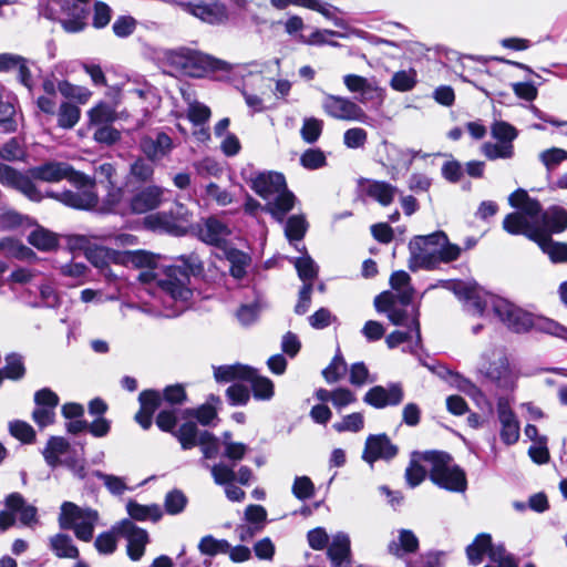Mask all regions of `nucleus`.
<instances>
[{
    "mask_svg": "<svg viewBox=\"0 0 567 567\" xmlns=\"http://www.w3.org/2000/svg\"><path fill=\"white\" fill-rule=\"evenodd\" d=\"M216 554H228L229 558L234 563H243L250 558V549L246 546L238 545L231 547L230 544L226 540H216L215 539V555Z\"/></svg>",
    "mask_w": 567,
    "mask_h": 567,
    "instance_id": "52",
    "label": "nucleus"
},
{
    "mask_svg": "<svg viewBox=\"0 0 567 567\" xmlns=\"http://www.w3.org/2000/svg\"><path fill=\"white\" fill-rule=\"evenodd\" d=\"M247 452V446L244 443L227 441L219 442L217 444V437H215V454H219L234 463L244 458Z\"/></svg>",
    "mask_w": 567,
    "mask_h": 567,
    "instance_id": "45",
    "label": "nucleus"
},
{
    "mask_svg": "<svg viewBox=\"0 0 567 567\" xmlns=\"http://www.w3.org/2000/svg\"><path fill=\"white\" fill-rule=\"evenodd\" d=\"M451 289L458 299L466 302L473 313L482 315L491 307L499 320L514 332H526L534 324V317L530 313L504 298L485 293L474 284L455 281L451 284Z\"/></svg>",
    "mask_w": 567,
    "mask_h": 567,
    "instance_id": "3",
    "label": "nucleus"
},
{
    "mask_svg": "<svg viewBox=\"0 0 567 567\" xmlns=\"http://www.w3.org/2000/svg\"><path fill=\"white\" fill-rule=\"evenodd\" d=\"M6 378L20 380L25 374L23 358L20 354L11 353L6 357V365L2 370Z\"/></svg>",
    "mask_w": 567,
    "mask_h": 567,
    "instance_id": "64",
    "label": "nucleus"
},
{
    "mask_svg": "<svg viewBox=\"0 0 567 567\" xmlns=\"http://www.w3.org/2000/svg\"><path fill=\"white\" fill-rule=\"evenodd\" d=\"M50 546L58 557L76 558L79 556L78 548L72 544L71 537L65 534L51 537Z\"/></svg>",
    "mask_w": 567,
    "mask_h": 567,
    "instance_id": "46",
    "label": "nucleus"
},
{
    "mask_svg": "<svg viewBox=\"0 0 567 567\" xmlns=\"http://www.w3.org/2000/svg\"><path fill=\"white\" fill-rule=\"evenodd\" d=\"M421 457L429 464L430 478L437 486L451 492L466 489L464 471L453 463L450 454L440 451L424 452Z\"/></svg>",
    "mask_w": 567,
    "mask_h": 567,
    "instance_id": "7",
    "label": "nucleus"
},
{
    "mask_svg": "<svg viewBox=\"0 0 567 567\" xmlns=\"http://www.w3.org/2000/svg\"><path fill=\"white\" fill-rule=\"evenodd\" d=\"M422 454L423 453H413L410 464L405 470L406 483L412 488L420 485L429 472V470L420 464L421 461L424 462V460L421 457Z\"/></svg>",
    "mask_w": 567,
    "mask_h": 567,
    "instance_id": "48",
    "label": "nucleus"
},
{
    "mask_svg": "<svg viewBox=\"0 0 567 567\" xmlns=\"http://www.w3.org/2000/svg\"><path fill=\"white\" fill-rule=\"evenodd\" d=\"M90 0H41L39 13L49 20L59 21L63 30L76 33L86 27Z\"/></svg>",
    "mask_w": 567,
    "mask_h": 567,
    "instance_id": "6",
    "label": "nucleus"
},
{
    "mask_svg": "<svg viewBox=\"0 0 567 567\" xmlns=\"http://www.w3.org/2000/svg\"><path fill=\"white\" fill-rule=\"evenodd\" d=\"M399 302L392 292H382L374 299L375 309L379 312H386L393 324L410 328L414 332L419 344L421 342L419 311L413 309L410 313L408 309L398 307Z\"/></svg>",
    "mask_w": 567,
    "mask_h": 567,
    "instance_id": "13",
    "label": "nucleus"
},
{
    "mask_svg": "<svg viewBox=\"0 0 567 567\" xmlns=\"http://www.w3.org/2000/svg\"><path fill=\"white\" fill-rule=\"evenodd\" d=\"M99 520V513L91 508H82L72 502H64L61 505L59 523L61 528L73 529L75 536L84 542L93 537L95 525Z\"/></svg>",
    "mask_w": 567,
    "mask_h": 567,
    "instance_id": "10",
    "label": "nucleus"
},
{
    "mask_svg": "<svg viewBox=\"0 0 567 567\" xmlns=\"http://www.w3.org/2000/svg\"><path fill=\"white\" fill-rule=\"evenodd\" d=\"M58 269L63 277L73 280L71 286L83 285L86 281L89 269L86 265L82 262L62 264L58 267Z\"/></svg>",
    "mask_w": 567,
    "mask_h": 567,
    "instance_id": "56",
    "label": "nucleus"
},
{
    "mask_svg": "<svg viewBox=\"0 0 567 567\" xmlns=\"http://www.w3.org/2000/svg\"><path fill=\"white\" fill-rule=\"evenodd\" d=\"M250 187L259 195L266 205L264 210L276 220L282 223L286 215L293 208L296 197L287 188L285 176L277 172L258 173L250 179Z\"/></svg>",
    "mask_w": 567,
    "mask_h": 567,
    "instance_id": "4",
    "label": "nucleus"
},
{
    "mask_svg": "<svg viewBox=\"0 0 567 567\" xmlns=\"http://www.w3.org/2000/svg\"><path fill=\"white\" fill-rule=\"evenodd\" d=\"M58 90L64 97L75 100L81 104H85L91 96L90 90L83 86L73 85L68 81H60L58 83Z\"/></svg>",
    "mask_w": 567,
    "mask_h": 567,
    "instance_id": "62",
    "label": "nucleus"
},
{
    "mask_svg": "<svg viewBox=\"0 0 567 567\" xmlns=\"http://www.w3.org/2000/svg\"><path fill=\"white\" fill-rule=\"evenodd\" d=\"M236 473L233 466L215 464V483L225 485V494L231 502H241L245 498V492L234 484Z\"/></svg>",
    "mask_w": 567,
    "mask_h": 567,
    "instance_id": "31",
    "label": "nucleus"
},
{
    "mask_svg": "<svg viewBox=\"0 0 567 567\" xmlns=\"http://www.w3.org/2000/svg\"><path fill=\"white\" fill-rule=\"evenodd\" d=\"M75 186V190H64L61 193H53V192H45L43 193L41 189L40 192L43 194L44 197H52L56 200L61 202L62 204L76 208V209H91L95 207L97 204V195L94 192V181L89 177V182L80 185V184H73Z\"/></svg>",
    "mask_w": 567,
    "mask_h": 567,
    "instance_id": "17",
    "label": "nucleus"
},
{
    "mask_svg": "<svg viewBox=\"0 0 567 567\" xmlns=\"http://www.w3.org/2000/svg\"><path fill=\"white\" fill-rule=\"evenodd\" d=\"M118 532L127 539V554L132 560H140L148 543V534L134 525L131 520L124 519L118 525Z\"/></svg>",
    "mask_w": 567,
    "mask_h": 567,
    "instance_id": "23",
    "label": "nucleus"
},
{
    "mask_svg": "<svg viewBox=\"0 0 567 567\" xmlns=\"http://www.w3.org/2000/svg\"><path fill=\"white\" fill-rule=\"evenodd\" d=\"M503 228L511 235H524L535 241L539 238L540 231L536 221H530L522 213H511L503 220Z\"/></svg>",
    "mask_w": 567,
    "mask_h": 567,
    "instance_id": "28",
    "label": "nucleus"
},
{
    "mask_svg": "<svg viewBox=\"0 0 567 567\" xmlns=\"http://www.w3.org/2000/svg\"><path fill=\"white\" fill-rule=\"evenodd\" d=\"M81 116L80 109L69 102H63L58 111V124L64 130H70L76 125Z\"/></svg>",
    "mask_w": 567,
    "mask_h": 567,
    "instance_id": "54",
    "label": "nucleus"
},
{
    "mask_svg": "<svg viewBox=\"0 0 567 567\" xmlns=\"http://www.w3.org/2000/svg\"><path fill=\"white\" fill-rule=\"evenodd\" d=\"M126 509L131 518L135 520L143 522L151 519L153 522H157L162 517V509L156 504L142 505L135 501H128L126 504Z\"/></svg>",
    "mask_w": 567,
    "mask_h": 567,
    "instance_id": "42",
    "label": "nucleus"
},
{
    "mask_svg": "<svg viewBox=\"0 0 567 567\" xmlns=\"http://www.w3.org/2000/svg\"><path fill=\"white\" fill-rule=\"evenodd\" d=\"M6 507L13 514H19V520L25 526L38 522L37 508L25 503L23 496L19 493H11L6 497Z\"/></svg>",
    "mask_w": 567,
    "mask_h": 567,
    "instance_id": "32",
    "label": "nucleus"
},
{
    "mask_svg": "<svg viewBox=\"0 0 567 567\" xmlns=\"http://www.w3.org/2000/svg\"><path fill=\"white\" fill-rule=\"evenodd\" d=\"M485 554L488 555L492 563L496 564V567H517L516 560L505 550L503 545H493L491 535L480 534L474 542L467 546L466 555L470 564L476 566L483 561Z\"/></svg>",
    "mask_w": 567,
    "mask_h": 567,
    "instance_id": "11",
    "label": "nucleus"
},
{
    "mask_svg": "<svg viewBox=\"0 0 567 567\" xmlns=\"http://www.w3.org/2000/svg\"><path fill=\"white\" fill-rule=\"evenodd\" d=\"M477 371L498 388L513 389L515 386L517 377L511 369L508 359L502 352L484 353Z\"/></svg>",
    "mask_w": 567,
    "mask_h": 567,
    "instance_id": "12",
    "label": "nucleus"
},
{
    "mask_svg": "<svg viewBox=\"0 0 567 567\" xmlns=\"http://www.w3.org/2000/svg\"><path fill=\"white\" fill-rule=\"evenodd\" d=\"M16 103L17 99L14 95L0 90V125L6 132H14L17 130Z\"/></svg>",
    "mask_w": 567,
    "mask_h": 567,
    "instance_id": "36",
    "label": "nucleus"
},
{
    "mask_svg": "<svg viewBox=\"0 0 567 567\" xmlns=\"http://www.w3.org/2000/svg\"><path fill=\"white\" fill-rule=\"evenodd\" d=\"M385 152V161L389 166V173L391 177L394 179L395 174L399 171L400 166L405 168V154L404 150L400 148L395 144L384 142L383 144Z\"/></svg>",
    "mask_w": 567,
    "mask_h": 567,
    "instance_id": "50",
    "label": "nucleus"
},
{
    "mask_svg": "<svg viewBox=\"0 0 567 567\" xmlns=\"http://www.w3.org/2000/svg\"><path fill=\"white\" fill-rule=\"evenodd\" d=\"M328 556L332 567H342L350 559V538L346 533H338L332 537L328 547Z\"/></svg>",
    "mask_w": 567,
    "mask_h": 567,
    "instance_id": "34",
    "label": "nucleus"
},
{
    "mask_svg": "<svg viewBox=\"0 0 567 567\" xmlns=\"http://www.w3.org/2000/svg\"><path fill=\"white\" fill-rule=\"evenodd\" d=\"M190 216V213L184 205L176 204L169 213L150 215L146 218V223L153 229L163 230L176 236L184 235L187 230L192 229L200 240L213 245V217H206L203 225L197 224L193 226Z\"/></svg>",
    "mask_w": 567,
    "mask_h": 567,
    "instance_id": "5",
    "label": "nucleus"
},
{
    "mask_svg": "<svg viewBox=\"0 0 567 567\" xmlns=\"http://www.w3.org/2000/svg\"><path fill=\"white\" fill-rule=\"evenodd\" d=\"M296 248L299 251H306L305 246H302V248H299L298 245H296ZM291 261L293 262L298 276L303 281V284H309L315 278H317L318 266L307 252H305L302 257L291 259Z\"/></svg>",
    "mask_w": 567,
    "mask_h": 567,
    "instance_id": "43",
    "label": "nucleus"
},
{
    "mask_svg": "<svg viewBox=\"0 0 567 567\" xmlns=\"http://www.w3.org/2000/svg\"><path fill=\"white\" fill-rule=\"evenodd\" d=\"M165 189L157 185H150L135 192L127 203V212L145 214L156 209L163 203Z\"/></svg>",
    "mask_w": 567,
    "mask_h": 567,
    "instance_id": "21",
    "label": "nucleus"
},
{
    "mask_svg": "<svg viewBox=\"0 0 567 567\" xmlns=\"http://www.w3.org/2000/svg\"><path fill=\"white\" fill-rule=\"evenodd\" d=\"M536 243L553 262H567L566 243L555 241L550 236H546L545 234H540Z\"/></svg>",
    "mask_w": 567,
    "mask_h": 567,
    "instance_id": "40",
    "label": "nucleus"
},
{
    "mask_svg": "<svg viewBox=\"0 0 567 567\" xmlns=\"http://www.w3.org/2000/svg\"><path fill=\"white\" fill-rule=\"evenodd\" d=\"M323 130V121L316 117H307L303 120L300 134L306 143H316Z\"/></svg>",
    "mask_w": 567,
    "mask_h": 567,
    "instance_id": "63",
    "label": "nucleus"
},
{
    "mask_svg": "<svg viewBox=\"0 0 567 567\" xmlns=\"http://www.w3.org/2000/svg\"><path fill=\"white\" fill-rule=\"evenodd\" d=\"M398 452V446L391 442L386 434H371L365 440L362 458L372 467L374 462L379 460L391 461Z\"/></svg>",
    "mask_w": 567,
    "mask_h": 567,
    "instance_id": "20",
    "label": "nucleus"
},
{
    "mask_svg": "<svg viewBox=\"0 0 567 567\" xmlns=\"http://www.w3.org/2000/svg\"><path fill=\"white\" fill-rule=\"evenodd\" d=\"M10 434L24 444H32L35 441V431L27 422L14 420L9 422Z\"/></svg>",
    "mask_w": 567,
    "mask_h": 567,
    "instance_id": "61",
    "label": "nucleus"
},
{
    "mask_svg": "<svg viewBox=\"0 0 567 567\" xmlns=\"http://www.w3.org/2000/svg\"><path fill=\"white\" fill-rule=\"evenodd\" d=\"M360 187L362 192L382 206H389L393 203L398 188L384 181L361 179Z\"/></svg>",
    "mask_w": 567,
    "mask_h": 567,
    "instance_id": "30",
    "label": "nucleus"
},
{
    "mask_svg": "<svg viewBox=\"0 0 567 567\" xmlns=\"http://www.w3.org/2000/svg\"><path fill=\"white\" fill-rule=\"evenodd\" d=\"M410 281L411 277L403 270L394 271L390 278V285L396 291L394 296L403 307L409 306L413 299L414 289Z\"/></svg>",
    "mask_w": 567,
    "mask_h": 567,
    "instance_id": "37",
    "label": "nucleus"
},
{
    "mask_svg": "<svg viewBox=\"0 0 567 567\" xmlns=\"http://www.w3.org/2000/svg\"><path fill=\"white\" fill-rule=\"evenodd\" d=\"M537 228L542 234L550 236L551 234L563 233L567 228V212L563 207L551 206L542 213Z\"/></svg>",
    "mask_w": 567,
    "mask_h": 567,
    "instance_id": "29",
    "label": "nucleus"
},
{
    "mask_svg": "<svg viewBox=\"0 0 567 567\" xmlns=\"http://www.w3.org/2000/svg\"><path fill=\"white\" fill-rule=\"evenodd\" d=\"M92 475L101 480L105 488L113 496H122L126 491L130 489L125 477L106 474L101 471H93Z\"/></svg>",
    "mask_w": 567,
    "mask_h": 567,
    "instance_id": "49",
    "label": "nucleus"
},
{
    "mask_svg": "<svg viewBox=\"0 0 567 567\" xmlns=\"http://www.w3.org/2000/svg\"><path fill=\"white\" fill-rule=\"evenodd\" d=\"M251 384V391L256 400H270L274 396V383L270 379L257 375L252 369L251 378H246Z\"/></svg>",
    "mask_w": 567,
    "mask_h": 567,
    "instance_id": "47",
    "label": "nucleus"
},
{
    "mask_svg": "<svg viewBox=\"0 0 567 567\" xmlns=\"http://www.w3.org/2000/svg\"><path fill=\"white\" fill-rule=\"evenodd\" d=\"M482 153L491 161L498 158H512L514 155V146L512 143H484Z\"/></svg>",
    "mask_w": 567,
    "mask_h": 567,
    "instance_id": "59",
    "label": "nucleus"
},
{
    "mask_svg": "<svg viewBox=\"0 0 567 567\" xmlns=\"http://www.w3.org/2000/svg\"><path fill=\"white\" fill-rule=\"evenodd\" d=\"M321 107L328 116L338 121L363 122L367 117L359 104L340 95L323 93Z\"/></svg>",
    "mask_w": 567,
    "mask_h": 567,
    "instance_id": "16",
    "label": "nucleus"
},
{
    "mask_svg": "<svg viewBox=\"0 0 567 567\" xmlns=\"http://www.w3.org/2000/svg\"><path fill=\"white\" fill-rule=\"evenodd\" d=\"M416 71L414 69L395 72L390 81V86L398 92H409L416 85Z\"/></svg>",
    "mask_w": 567,
    "mask_h": 567,
    "instance_id": "51",
    "label": "nucleus"
},
{
    "mask_svg": "<svg viewBox=\"0 0 567 567\" xmlns=\"http://www.w3.org/2000/svg\"><path fill=\"white\" fill-rule=\"evenodd\" d=\"M138 148L143 156L157 164L169 156L174 148V142L166 133L155 132L142 136L138 142Z\"/></svg>",
    "mask_w": 567,
    "mask_h": 567,
    "instance_id": "19",
    "label": "nucleus"
},
{
    "mask_svg": "<svg viewBox=\"0 0 567 567\" xmlns=\"http://www.w3.org/2000/svg\"><path fill=\"white\" fill-rule=\"evenodd\" d=\"M179 6L202 21L212 22L213 20V7L207 0H192L188 2H181Z\"/></svg>",
    "mask_w": 567,
    "mask_h": 567,
    "instance_id": "58",
    "label": "nucleus"
},
{
    "mask_svg": "<svg viewBox=\"0 0 567 567\" xmlns=\"http://www.w3.org/2000/svg\"><path fill=\"white\" fill-rule=\"evenodd\" d=\"M155 164L145 156H137L130 165V176L141 183L151 182L154 176Z\"/></svg>",
    "mask_w": 567,
    "mask_h": 567,
    "instance_id": "44",
    "label": "nucleus"
},
{
    "mask_svg": "<svg viewBox=\"0 0 567 567\" xmlns=\"http://www.w3.org/2000/svg\"><path fill=\"white\" fill-rule=\"evenodd\" d=\"M23 174L25 175V173ZM27 176L33 184V179L48 183H56L62 179H68L71 184L80 185L89 182V176L73 171L69 164L61 162H49L43 165L32 167L28 171Z\"/></svg>",
    "mask_w": 567,
    "mask_h": 567,
    "instance_id": "15",
    "label": "nucleus"
},
{
    "mask_svg": "<svg viewBox=\"0 0 567 567\" xmlns=\"http://www.w3.org/2000/svg\"><path fill=\"white\" fill-rule=\"evenodd\" d=\"M69 442L61 436H52L49 439L42 455L50 467H56L62 464L61 456L68 452Z\"/></svg>",
    "mask_w": 567,
    "mask_h": 567,
    "instance_id": "38",
    "label": "nucleus"
},
{
    "mask_svg": "<svg viewBox=\"0 0 567 567\" xmlns=\"http://www.w3.org/2000/svg\"><path fill=\"white\" fill-rule=\"evenodd\" d=\"M343 84L349 92L360 93V103H367L373 99L381 97L382 95V89L375 81L369 80L358 74L344 75Z\"/></svg>",
    "mask_w": 567,
    "mask_h": 567,
    "instance_id": "26",
    "label": "nucleus"
},
{
    "mask_svg": "<svg viewBox=\"0 0 567 567\" xmlns=\"http://www.w3.org/2000/svg\"><path fill=\"white\" fill-rule=\"evenodd\" d=\"M403 399L404 392L399 383H391L386 388L375 385L363 396V401L375 409L399 405Z\"/></svg>",
    "mask_w": 567,
    "mask_h": 567,
    "instance_id": "22",
    "label": "nucleus"
},
{
    "mask_svg": "<svg viewBox=\"0 0 567 567\" xmlns=\"http://www.w3.org/2000/svg\"><path fill=\"white\" fill-rule=\"evenodd\" d=\"M212 63L210 56L185 48L165 54L167 72L176 76L202 78Z\"/></svg>",
    "mask_w": 567,
    "mask_h": 567,
    "instance_id": "8",
    "label": "nucleus"
},
{
    "mask_svg": "<svg viewBox=\"0 0 567 567\" xmlns=\"http://www.w3.org/2000/svg\"><path fill=\"white\" fill-rule=\"evenodd\" d=\"M178 261L181 265H163L142 270L138 275L140 281L147 286V290L158 296L164 303L188 301L193 295L189 276L197 278L204 271L203 261L197 255L182 256Z\"/></svg>",
    "mask_w": 567,
    "mask_h": 567,
    "instance_id": "1",
    "label": "nucleus"
},
{
    "mask_svg": "<svg viewBox=\"0 0 567 567\" xmlns=\"http://www.w3.org/2000/svg\"><path fill=\"white\" fill-rule=\"evenodd\" d=\"M252 369L240 363L225 364L215 368V380L220 382H230L235 380H245L251 378Z\"/></svg>",
    "mask_w": 567,
    "mask_h": 567,
    "instance_id": "39",
    "label": "nucleus"
},
{
    "mask_svg": "<svg viewBox=\"0 0 567 567\" xmlns=\"http://www.w3.org/2000/svg\"><path fill=\"white\" fill-rule=\"evenodd\" d=\"M497 414L501 423L502 441L507 445L516 443L519 439V422L511 409L507 399H498Z\"/></svg>",
    "mask_w": 567,
    "mask_h": 567,
    "instance_id": "24",
    "label": "nucleus"
},
{
    "mask_svg": "<svg viewBox=\"0 0 567 567\" xmlns=\"http://www.w3.org/2000/svg\"><path fill=\"white\" fill-rule=\"evenodd\" d=\"M442 377L443 378L449 377L450 383L454 388H456L457 390H460L461 392H463L464 394L470 396L475 402V404L477 405L478 409L488 410V411L492 409V404H491L489 400L487 399V396L485 395V393L475 383H473L470 379L461 375L457 372H453L449 369H444V374H442Z\"/></svg>",
    "mask_w": 567,
    "mask_h": 567,
    "instance_id": "25",
    "label": "nucleus"
},
{
    "mask_svg": "<svg viewBox=\"0 0 567 567\" xmlns=\"http://www.w3.org/2000/svg\"><path fill=\"white\" fill-rule=\"evenodd\" d=\"M187 117L194 125L193 136L200 143H206L210 140V130L205 126L209 121L210 109L203 103H189L187 109Z\"/></svg>",
    "mask_w": 567,
    "mask_h": 567,
    "instance_id": "27",
    "label": "nucleus"
},
{
    "mask_svg": "<svg viewBox=\"0 0 567 567\" xmlns=\"http://www.w3.org/2000/svg\"><path fill=\"white\" fill-rule=\"evenodd\" d=\"M0 183L3 186L20 192L32 202H41L43 199V194L27 175L3 163H0Z\"/></svg>",
    "mask_w": 567,
    "mask_h": 567,
    "instance_id": "18",
    "label": "nucleus"
},
{
    "mask_svg": "<svg viewBox=\"0 0 567 567\" xmlns=\"http://www.w3.org/2000/svg\"><path fill=\"white\" fill-rule=\"evenodd\" d=\"M183 419L185 422L175 431L177 419L174 411L163 410L157 414L156 425L164 432L173 433L184 450L200 446L204 458L209 460L213 455V435L200 427L213 422V405L206 402L197 409H186Z\"/></svg>",
    "mask_w": 567,
    "mask_h": 567,
    "instance_id": "2",
    "label": "nucleus"
},
{
    "mask_svg": "<svg viewBox=\"0 0 567 567\" xmlns=\"http://www.w3.org/2000/svg\"><path fill=\"white\" fill-rule=\"evenodd\" d=\"M308 224L303 216L292 215L288 218L285 226V235L289 243L300 241L307 231Z\"/></svg>",
    "mask_w": 567,
    "mask_h": 567,
    "instance_id": "55",
    "label": "nucleus"
},
{
    "mask_svg": "<svg viewBox=\"0 0 567 567\" xmlns=\"http://www.w3.org/2000/svg\"><path fill=\"white\" fill-rule=\"evenodd\" d=\"M225 227L219 221L215 220V256L225 258L229 265L230 275L235 279H243L247 274V268L250 266L251 257L234 247L230 243L220 239L219 235L223 234Z\"/></svg>",
    "mask_w": 567,
    "mask_h": 567,
    "instance_id": "14",
    "label": "nucleus"
},
{
    "mask_svg": "<svg viewBox=\"0 0 567 567\" xmlns=\"http://www.w3.org/2000/svg\"><path fill=\"white\" fill-rule=\"evenodd\" d=\"M419 549V538L410 529H399L398 535L389 543L388 550L396 557L415 553Z\"/></svg>",
    "mask_w": 567,
    "mask_h": 567,
    "instance_id": "33",
    "label": "nucleus"
},
{
    "mask_svg": "<svg viewBox=\"0 0 567 567\" xmlns=\"http://www.w3.org/2000/svg\"><path fill=\"white\" fill-rule=\"evenodd\" d=\"M27 156L23 144L17 137H11L9 141L0 145V158L6 162L23 161Z\"/></svg>",
    "mask_w": 567,
    "mask_h": 567,
    "instance_id": "53",
    "label": "nucleus"
},
{
    "mask_svg": "<svg viewBox=\"0 0 567 567\" xmlns=\"http://www.w3.org/2000/svg\"><path fill=\"white\" fill-rule=\"evenodd\" d=\"M29 243L40 250L49 251L56 247L58 238L45 229H35L30 234Z\"/></svg>",
    "mask_w": 567,
    "mask_h": 567,
    "instance_id": "60",
    "label": "nucleus"
},
{
    "mask_svg": "<svg viewBox=\"0 0 567 567\" xmlns=\"http://www.w3.org/2000/svg\"><path fill=\"white\" fill-rule=\"evenodd\" d=\"M115 261L126 266L132 265L140 268H146L145 270L158 267L155 262L154 256L143 250L120 252L115 257Z\"/></svg>",
    "mask_w": 567,
    "mask_h": 567,
    "instance_id": "41",
    "label": "nucleus"
},
{
    "mask_svg": "<svg viewBox=\"0 0 567 567\" xmlns=\"http://www.w3.org/2000/svg\"><path fill=\"white\" fill-rule=\"evenodd\" d=\"M445 241V234L437 231L427 236H416L409 244V269H434L440 264L437 244Z\"/></svg>",
    "mask_w": 567,
    "mask_h": 567,
    "instance_id": "9",
    "label": "nucleus"
},
{
    "mask_svg": "<svg viewBox=\"0 0 567 567\" xmlns=\"http://www.w3.org/2000/svg\"><path fill=\"white\" fill-rule=\"evenodd\" d=\"M532 329H535L539 332H544L557 338H560L563 340L567 341V328L561 326L555 320H551L549 318L538 317L534 318V324Z\"/></svg>",
    "mask_w": 567,
    "mask_h": 567,
    "instance_id": "57",
    "label": "nucleus"
},
{
    "mask_svg": "<svg viewBox=\"0 0 567 567\" xmlns=\"http://www.w3.org/2000/svg\"><path fill=\"white\" fill-rule=\"evenodd\" d=\"M267 517V512L261 505H249L245 509V518L247 522L254 524V526H240L239 536L243 540H246L255 535V533L262 529L264 523Z\"/></svg>",
    "mask_w": 567,
    "mask_h": 567,
    "instance_id": "35",
    "label": "nucleus"
}]
</instances>
